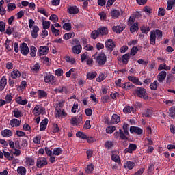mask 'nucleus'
<instances>
[{
	"mask_svg": "<svg viewBox=\"0 0 175 175\" xmlns=\"http://www.w3.org/2000/svg\"><path fill=\"white\" fill-rule=\"evenodd\" d=\"M163 36L162 31L159 29L152 30L150 33V43L152 46H155L156 40H161Z\"/></svg>",
	"mask_w": 175,
	"mask_h": 175,
	"instance_id": "obj_1",
	"label": "nucleus"
},
{
	"mask_svg": "<svg viewBox=\"0 0 175 175\" xmlns=\"http://www.w3.org/2000/svg\"><path fill=\"white\" fill-rule=\"evenodd\" d=\"M106 62H107V56H106V54L100 53L96 56V64H97L98 66H105Z\"/></svg>",
	"mask_w": 175,
	"mask_h": 175,
	"instance_id": "obj_2",
	"label": "nucleus"
},
{
	"mask_svg": "<svg viewBox=\"0 0 175 175\" xmlns=\"http://www.w3.org/2000/svg\"><path fill=\"white\" fill-rule=\"evenodd\" d=\"M62 103H59L58 104V107L59 108H56L55 111V117L57 118H65L66 116H68V113L65 112L64 109H62Z\"/></svg>",
	"mask_w": 175,
	"mask_h": 175,
	"instance_id": "obj_3",
	"label": "nucleus"
},
{
	"mask_svg": "<svg viewBox=\"0 0 175 175\" xmlns=\"http://www.w3.org/2000/svg\"><path fill=\"white\" fill-rule=\"evenodd\" d=\"M44 81L46 84H51V85H53V84L57 83V79L54 75L50 74V72H46L44 77Z\"/></svg>",
	"mask_w": 175,
	"mask_h": 175,
	"instance_id": "obj_4",
	"label": "nucleus"
},
{
	"mask_svg": "<svg viewBox=\"0 0 175 175\" xmlns=\"http://www.w3.org/2000/svg\"><path fill=\"white\" fill-rule=\"evenodd\" d=\"M134 92L138 98H142V99L147 98V90L144 88L137 87Z\"/></svg>",
	"mask_w": 175,
	"mask_h": 175,
	"instance_id": "obj_5",
	"label": "nucleus"
},
{
	"mask_svg": "<svg viewBox=\"0 0 175 175\" xmlns=\"http://www.w3.org/2000/svg\"><path fill=\"white\" fill-rule=\"evenodd\" d=\"M105 49H107V51L111 53L114 49H116V42L113 40V39H107L105 41Z\"/></svg>",
	"mask_w": 175,
	"mask_h": 175,
	"instance_id": "obj_6",
	"label": "nucleus"
},
{
	"mask_svg": "<svg viewBox=\"0 0 175 175\" xmlns=\"http://www.w3.org/2000/svg\"><path fill=\"white\" fill-rule=\"evenodd\" d=\"M47 159L45 157H38L36 161V166L38 167V169H42V167H44L46 165H47Z\"/></svg>",
	"mask_w": 175,
	"mask_h": 175,
	"instance_id": "obj_7",
	"label": "nucleus"
},
{
	"mask_svg": "<svg viewBox=\"0 0 175 175\" xmlns=\"http://www.w3.org/2000/svg\"><path fill=\"white\" fill-rule=\"evenodd\" d=\"M44 111H46V109L43 108V107L39 105H36L33 109V114L36 116V117H38V116H40V114L43 116V114H44Z\"/></svg>",
	"mask_w": 175,
	"mask_h": 175,
	"instance_id": "obj_8",
	"label": "nucleus"
},
{
	"mask_svg": "<svg viewBox=\"0 0 175 175\" xmlns=\"http://www.w3.org/2000/svg\"><path fill=\"white\" fill-rule=\"evenodd\" d=\"M137 149V145H136V144H130L128 148L124 149V154H132L133 151H136Z\"/></svg>",
	"mask_w": 175,
	"mask_h": 175,
	"instance_id": "obj_9",
	"label": "nucleus"
},
{
	"mask_svg": "<svg viewBox=\"0 0 175 175\" xmlns=\"http://www.w3.org/2000/svg\"><path fill=\"white\" fill-rule=\"evenodd\" d=\"M20 49L21 53L23 55H28V53H29V48L28 47V45L25 42H23L20 45Z\"/></svg>",
	"mask_w": 175,
	"mask_h": 175,
	"instance_id": "obj_10",
	"label": "nucleus"
},
{
	"mask_svg": "<svg viewBox=\"0 0 175 175\" xmlns=\"http://www.w3.org/2000/svg\"><path fill=\"white\" fill-rule=\"evenodd\" d=\"M49 46H40L38 50V55H40V57H42V55H46V54H49Z\"/></svg>",
	"mask_w": 175,
	"mask_h": 175,
	"instance_id": "obj_11",
	"label": "nucleus"
},
{
	"mask_svg": "<svg viewBox=\"0 0 175 175\" xmlns=\"http://www.w3.org/2000/svg\"><path fill=\"white\" fill-rule=\"evenodd\" d=\"M129 81H131V83H133L135 85H142L143 83L140 81V79L137 77L135 76H128L127 77Z\"/></svg>",
	"mask_w": 175,
	"mask_h": 175,
	"instance_id": "obj_12",
	"label": "nucleus"
},
{
	"mask_svg": "<svg viewBox=\"0 0 175 175\" xmlns=\"http://www.w3.org/2000/svg\"><path fill=\"white\" fill-rule=\"evenodd\" d=\"M81 122V116H74L72 117L70 120V123L72 126H77Z\"/></svg>",
	"mask_w": 175,
	"mask_h": 175,
	"instance_id": "obj_13",
	"label": "nucleus"
},
{
	"mask_svg": "<svg viewBox=\"0 0 175 175\" xmlns=\"http://www.w3.org/2000/svg\"><path fill=\"white\" fill-rule=\"evenodd\" d=\"M119 137L121 140H125L124 141V147H126L128 146V143L126 141L128 140V137L125 135V133L122 131V129H119Z\"/></svg>",
	"mask_w": 175,
	"mask_h": 175,
	"instance_id": "obj_14",
	"label": "nucleus"
},
{
	"mask_svg": "<svg viewBox=\"0 0 175 175\" xmlns=\"http://www.w3.org/2000/svg\"><path fill=\"white\" fill-rule=\"evenodd\" d=\"M167 73L166 72V71H161L160 72L158 75H157V80L159 81V83H163V81L165 80V79H166V76H167Z\"/></svg>",
	"mask_w": 175,
	"mask_h": 175,
	"instance_id": "obj_15",
	"label": "nucleus"
},
{
	"mask_svg": "<svg viewBox=\"0 0 175 175\" xmlns=\"http://www.w3.org/2000/svg\"><path fill=\"white\" fill-rule=\"evenodd\" d=\"M7 84L8 79H6V77L3 76L0 79V91L5 90V87H6Z\"/></svg>",
	"mask_w": 175,
	"mask_h": 175,
	"instance_id": "obj_16",
	"label": "nucleus"
},
{
	"mask_svg": "<svg viewBox=\"0 0 175 175\" xmlns=\"http://www.w3.org/2000/svg\"><path fill=\"white\" fill-rule=\"evenodd\" d=\"M10 125H11L12 128H14V126L16 128H18V126H20V125H21V120H18V119L16 118L12 119L10 121Z\"/></svg>",
	"mask_w": 175,
	"mask_h": 175,
	"instance_id": "obj_17",
	"label": "nucleus"
},
{
	"mask_svg": "<svg viewBox=\"0 0 175 175\" xmlns=\"http://www.w3.org/2000/svg\"><path fill=\"white\" fill-rule=\"evenodd\" d=\"M47 124H49V119L45 118L42 120L40 124V131H46Z\"/></svg>",
	"mask_w": 175,
	"mask_h": 175,
	"instance_id": "obj_18",
	"label": "nucleus"
},
{
	"mask_svg": "<svg viewBox=\"0 0 175 175\" xmlns=\"http://www.w3.org/2000/svg\"><path fill=\"white\" fill-rule=\"evenodd\" d=\"M83 50L81 45H75L72 48V53L73 54H80Z\"/></svg>",
	"mask_w": 175,
	"mask_h": 175,
	"instance_id": "obj_19",
	"label": "nucleus"
},
{
	"mask_svg": "<svg viewBox=\"0 0 175 175\" xmlns=\"http://www.w3.org/2000/svg\"><path fill=\"white\" fill-rule=\"evenodd\" d=\"M124 29H125V27H124L122 25H120L118 26H113L112 27V30L116 32V33H121V32H122Z\"/></svg>",
	"mask_w": 175,
	"mask_h": 175,
	"instance_id": "obj_20",
	"label": "nucleus"
},
{
	"mask_svg": "<svg viewBox=\"0 0 175 175\" xmlns=\"http://www.w3.org/2000/svg\"><path fill=\"white\" fill-rule=\"evenodd\" d=\"M26 166H33L35 165V159H33L32 157H26L25 161Z\"/></svg>",
	"mask_w": 175,
	"mask_h": 175,
	"instance_id": "obj_21",
	"label": "nucleus"
},
{
	"mask_svg": "<svg viewBox=\"0 0 175 175\" xmlns=\"http://www.w3.org/2000/svg\"><path fill=\"white\" fill-rule=\"evenodd\" d=\"M68 10L70 14H77L79 13V8L76 5L68 7Z\"/></svg>",
	"mask_w": 175,
	"mask_h": 175,
	"instance_id": "obj_22",
	"label": "nucleus"
},
{
	"mask_svg": "<svg viewBox=\"0 0 175 175\" xmlns=\"http://www.w3.org/2000/svg\"><path fill=\"white\" fill-rule=\"evenodd\" d=\"M131 54L129 53H126L122 56V62L124 65H126L131 59Z\"/></svg>",
	"mask_w": 175,
	"mask_h": 175,
	"instance_id": "obj_23",
	"label": "nucleus"
},
{
	"mask_svg": "<svg viewBox=\"0 0 175 175\" xmlns=\"http://www.w3.org/2000/svg\"><path fill=\"white\" fill-rule=\"evenodd\" d=\"M1 135L3 137H10V136H13V132L11 130H3L1 131Z\"/></svg>",
	"mask_w": 175,
	"mask_h": 175,
	"instance_id": "obj_24",
	"label": "nucleus"
},
{
	"mask_svg": "<svg viewBox=\"0 0 175 175\" xmlns=\"http://www.w3.org/2000/svg\"><path fill=\"white\" fill-rule=\"evenodd\" d=\"M120 116L117 114H113L111 118V124H118L120 122Z\"/></svg>",
	"mask_w": 175,
	"mask_h": 175,
	"instance_id": "obj_25",
	"label": "nucleus"
},
{
	"mask_svg": "<svg viewBox=\"0 0 175 175\" xmlns=\"http://www.w3.org/2000/svg\"><path fill=\"white\" fill-rule=\"evenodd\" d=\"M38 99H43V98H47V92L44 90H39L37 92Z\"/></svg>",
	"mask_w": 175,
	"mask_h": 175,
	"instance_id": "obj_26",
	"label": "nucleus"
},
{
	"mask_svg": "<svg viewBox=\"0 0 175 175\" xmlns=\"http://www.w3.org/2000/svg\"><path fill=\"white\" fill-rule=\"evenodd\" d=\"M136 31H139V23L135 22L133 25H131L130 27L131 33H134Z\"/></svg>",
	"mask_w": 175,
	"mask_h": 175,
	"instance_id": "obj_27",
	"label": "nucleus"
},
{
	"mask_svg": "<svg viewBox=\"0 0 175 175\" xmlns=\"http://www.w3.org/2000/svg\"><path fill=\"white\" fill-rule=\"evenodd\" d=\"M124 166L125 169H129V170H132V169H133V167L136 166V164L132 161H127Z\"/></svg>",
	"mask_w": 175,
	"mask_h": 175,
	"instance_id": "obj_28",
	"label": "nucleus"
},
{
	"mask_svg": "<svg viewBox=\"0 0 175 175\" xmlns=\"http://www.w3.org/2000/svg\"><path fill=\"white\" fill-rule=\"evenodd\" d=\"M54 91L58 94H68V89H66V87L56 88Z\"/></svg>",
	"mask_w": 175,
	"mask_h": 175,
	"instance_id": "obj_29",
	"label": "nucleus"
},
{
	"mask_svg": "<svg viewBox=\"0 0 175 175\" xmlns=\"http://www.w3.org/2000/svg\"><path fill=\"white\" fill-rule=\"evenodd\" d=\"M12 113L14 114V117L16 118H20V117H23V113L17 108H15L14 110L12 111Z\"/></svg>",
	"mask_w": 175,
	"mask_h": 175,
	"instance_id": "obj_30",
	"label": "nucleus"
},
{
	"mask_svg": "<svg viewBox=\"0 0 175 175\" xmlns=\"http://www.w3.org/2000/svg\"><path fill=\"white\" fill-rule=\"evenodd\" d=\"M3 156L5 158H6V159H8V161H13V158H14L13 154H11L10 152H6L5 150H3Z\"/></svg>",
	"mask_w": 175,
	"mask_h": 175,
	"instance_id": "obj_31",
	"label": "nucleus"
},
{
	"mask_svg": "<svg viewBox=\"0 0 175 175\" xmlns=\"http://www.w3.org/2000/svg\"><path fill=\"white\" fill-rule=\"evenodd\" d=\"M98 33H100V35H101L102 36L105 35H107V33H109V31L107 30V28L105 27L98 28Z\"/></svg>",
	"mask_w": 175,
	"mask_h": 175,
	"instance_id": "obj_32",
	"label": "nucleus"
},
{
	"mask_svg": "<svg viewBox=\"0 0 175 175\" xmlns=\"http://www.w3.org/2000/svg\"><path fill=\"white\" fill-rule=\"evenodd\" d=\"M72 38H75L74 32L66 33L63 36V39H64V40H69V39H72Z\"/></svg>",
	"mask_w": 175,
	"mask_h": 175,
	"instance_id": "obj_33",
	"label": "nucleus"
},
{
	"mask_svg": "<svg viewBox=\"0 0 175 175\" xmlns=\"http://www.w3.org/2000/svg\"><path fill=\"white\" fill-rule=\"evenodd\" d=\"M110 15L112 18H118L120 17V11L118 10H113L111 12Z\"/></svg>",
	"mask_w": 175,
	"mask_h": 175,
	"instance_id": "obj_34",
	"label": "nucleus"
},
{
	"mask_svg": "<svg viewBox=\"0 0 175 175\" xmlns=\"http://www.w3.org/2000/svg\"><path fill=\"white\" fill-rule=\"evenodd\" d=\"M105 79H106V73L105 72H101L99 74L98 77H97L96 79V81L98 83H102V81H103V80H105Z\"/></svg>",
	"mask_w": 175,
	"mask_h": 175,
	"instance_id": "obj_35",
	"label": "nucleus"
},
{
	"mask_svg": "<svg viewBox=\"0 0 175 175\" xmlns=\"http://www.w3.org/2000/svg\"><path fill=\"white\" fill-rule=\"evenodd\" d=\"M17 173L20 175H25L27 174V169L23 166H20L17 169Z\"/></svg>",
	"mask_w": 175,
	"mask_h": 175,
	"instance_id": "obj_36",
	"label": "nucleus"
},
{
	"mask_svg": "<svg viewBox=\"0 0 175 175\" xmlns=\"http://www.w3.org/2000/svg\"><path fill=\"white\" fill-rule=\"evenodd\" d=\"M96 76H98V73L94 71V72H88L87 74V79L88 80H92V79H95V77H96Z\"/></svg>",
	"mask_w": 175,
	"mask_h": 175,
	"instance_id": "obj_37",
	"label": "nucleus"
},
{
	"mask_svg": "<svg viewBox=\"0 0 175 175\" xmlns=\"http://www.w3.org/2000/svg\"><path fill=\"white\" fill-rule=\"evenodd\" d=\"M20 76H21V74L18 70H14L11 72L12 79H17L18 77H20Z\"/></svg>",
	"mask_w": 175,
	"mask_h": 175,
	"instance_id": "obj_38",
	"label": "nucleus"
},
{
	"mask_svg": "<svg viewBox=\"0 0 175 175\" xmlns=\"http://www.w3.org/2000/svg\"><path fill=\"white\" fill-rule=\"evenodd\" d=\"M77 137H79V139H83V140H85L87 139V135L84 132L78 131L76 133Z\"/></svg>",
	"mask_w": 175,
	"mask_h": 175,
	"instance_id": "obj_39",
	"label": "nucleus"
},
{
	"mask_svg": "<svg viewBox=\"0 0 175 175\" xmlns=\"http://www.w3.org/2000/svg\"><path fill=\"white\" fill-rule=\"evenodd\" d=\"M62 148H54L53 150V155L58 157V155H61V154H62Z\"/></svg>",
	"mask_w": 175,
	"mask_h": 175,
	"instance_id": "obj_40",
	"label": "nucleus"
},
{
	"mask_svg": "<svg viewBox=\"0 0 175 175\" xmlns=\"http://www.w3.org/2000/svg\"><path fill=\"white\" fill-rule=\"evenodd\" d=\"M167 6L166 10H172L173 9V5L175 4V0H168L167 1Z\"/></svg>",
	"mask_w": 175,
	"mask_h": 175,
	"instance_id": "obj_41",
	"label": "nucleus"
},
{
	"mask_svg": "<svg viewBox=\"0 0 175 175\" xmlns=\"http://www.w3.org/2000/svg\"><path fill=\"white\" fill-rule=\"evenodd\" d=\"M170 70V66H167L166 64H160L158 68L159 72H161V70Z\"/></svg>",
	"mask_w": 175,
	"mask_h": 175,
	"instance_id": "obj_42",
	"label": "nucleus"
},
{
	"mask_svg": "<svg viewBox=\"0 0 175 175\" xmlns=\"http://www.w3.org/2000/svg\"><path fill=\"white\" fill-rule=\"evenodd\" d=\"M36 51H38V49L34 46H31L30 47V55L33 58L36 57Z\"/></svg>",
	"mask_w": 175,
	"mask_h": 175,
	"instance_id": "obj_43",
	"label": "nucleus"
},
{
	"mask_svg": "<svg viewBox=\"0 0 175 175\" xmlns=\"http://www.w3.org/2000/svg\"><path fill=\"white\" fill-rule=\"evenodd\" d=\"M113 146H114V142L113 141L107 140L105 143V147L107 150H110Z\"/></svg>",
	"mask_w": 175,
	"mask_h": 175,
	"instance_id": "obj_44",
	"label": "nucleus"
},
{
	"mask_svg": "<svg viewBox=\"0 0 175 175\" xmlns=\"http://www.w3.org/2000/svg\"><path fill=\"white\" fill-rule=\"evenodd\" d=\"M16 9V5L13 3H9L7 5V11L8 12H13Z\"/></svg>",
	"mask_w": 175,
	"mask_h": 175,
	"instance_id": "obj_45",
	"label": "nucleus"
},
{
	"mask_svg": "<svg viewBox=\"0 0 175 175\" xmlns=\"http://www.w3.org/2000/svg\"><path fill=\"white\" fill-rule=\"evenodd\" d=\"M124 133L126 136H129V124H124L122 126Z\"/></svg>",
	"mask_w": 175,
	"mask_h": 175,
	"instance_id": "obj_46",
	"label": "nucleus"
},
{
	"mask_svg": "<svg viewBox=\"0 0 175 175\" xmlns=\"http://www.w3.org/2000/svg\"><path fill=\"white\" fill-rule=\"evenodd\" d=\"M140 30H141V32L142 33H148V32H150V31H151V27H146V26H142L141 28H140Z\"/></svg>",
	"mask_w": 175,
	"mask_h": 175,
	"instance_id": "obj_47",
	"label": "nucleus"
},
{
	"mask_svg": "<svg viewBox=\"0 0 175 175\" xmlns=\"http://www.w3.org/2000/svg\"><path fill=\"white\" fill-rule=\"evenodd\" d=\"M143 117L150 118L152 116V111L150 109H147L145 112L142 114Z\"/></svg>",
	"mask_w": 175,
	"mask_h": 175,
	"instance_id": "obj_48",
	"label": "nucleus"
},
{
	"mask_svg": "<svg viewBox=\"0 0 175 175\" xmlns=\"http://www.w3.org/2000/svg\"><path fill=\"white\" fill-rule=\"evenodd\" d=\"M51 29L52 31V33L55 34V36H58L60 33V31L59 29H55L54 27V25H51Z\"/></svg>",
	"mask_w": 175,
	"mask_h": 175,
	"instance_id": "obj_49",
	"label": "nucleus"
},
{
	"mask_svg": "<svg viewBox=\"0 0 175 175\" xmlns=\"http://www.w3.org/2000/svg\"><path fill=\"white\" fill-rule=\"evenodd\" d=\"M50 24H51L50 21H43L42 22L43 29H49V28H50Z\"/></svg>",
	"mask_w": 175,
	"mask_h": 175,
	"instance_id": "obj_50",
	"label": "nucleus"
},
{
	"mask_svg": "<svg viewBox=\"0 0 175 175\" xmlns=\"http://www.w3.org/2000/svg\"><path fill=\"white\" fill-rule=\"evenodd\" d=\"M99 35V31L98 30H94L91 33V38L92 39H96L98 38Z\"/></svg>",
	"mask_w": 175,
	"mask_h": 175,
	"instance_id": "obj_51",
	"label": "nucleus"
},
{
	"mask_svg": "<svg viewBox=\"0 0 175 175\" xmlns=\"http://www.w3.org/2000/svg\"><path fill=\"white\" fill-rule=\"evenodd\" d=\"M139 52V48L137 46H133L130 51V55H136L137 53Z\"/></svg>",
	"mask_w": 175,
	"mask_h": 175,
	"instance_id": "obj_52",
	"label": "nucleus"
},
{
	"mask_svg": "<svg viewBox=\"0 0 175 175\" xmlns=\"http://www.w3.org/2000/svg\"><path fill=\"white\" fill-rule=\"evenodd\" d=\"M150 88L154 91L157 90V88H158V81H154L153 83H150Z\"/></svg>",
	"mask_w": 175,
	"mask_h": 175,
	"instance_id": "obj_53",
	"label": "nucleus"
},
{
	"mask_svg": "<svg viewBox=\"0 0 175 175\" xmlns=\"http://www.w3.org/2000/svg\"><path fill=\"white\" fill-rule=\"evenodd\" d=\"M116 128L115 126H108L106 128V132L110 135H111V133H113V132H114V131H116Z\"/></svg>",
	"mask_w": 175,
	"mask_h": 175,
	"instance_id": "obj_54",
	"label": "nucleus"
},
{
	"mask_svg": "<svg viewBox=\"0 0 175 175\" xmlns=\"http://www.w3.org/2000/svg\"><path fill=\"white\" fill-rule=\"evenodd\" d=\"M63 29L65 31H70L72 29V24L69 23H66L63 25Z\"/></svg>",
	"mask_w": 175,
	"mask_h": 175,
	"instance_id": "obj_55",
	"label": "nucleus"
},
{
	"mask_svg": "<svg viewBox=\"0 0 175 175\" xmlns=\"http://www.w3.org/2000/svg\"><path fill=\"white\" fill-rule=\"evenodd\" d=\"M9 43H10V40L9 39H7L5 43V49L8 51H12V49H13V46L10 47V44H9Z\"/></svg>",
	"mask_w": 175,
	"mask_h": 175,
	"instance_id": "obj_56",
	"label": "nucleus"
},
{
	"mask_svg": "<svg viewBox=\"0 0 175 175\" xmlns=\"http://www.w3.org/2000/svg\"><path fill=\"white\" fill-rule=\"evenodd\" d=\"M70 44H72V46H79V45H81L80 44V41L77 38L72 39L71 42H70Z\"/></svg>",
	"mask_w": 175,
	"mask_h": 175,
	"instance_id": "obj_57",
	"label": "nucleus"
},
{
	"mask_svg": "<svg viewBox=\"0 0 175 175\" xmlns=\"http://www.w3.org/2000/svg\"><path fill=\"white\" fill-rule=\"evenodd\" d=\"M132 107H131V106L127 105L124 107V109H123V112L125 114H129L130 113H132Z\"/></svg>",
	"mask_w": 175,
	"mask_h": 175,
	"instance_id": "obj_58",
	"label": "nucleus"
},
{
	"mask_svg": "<svg viewBox=\"0 0 175 175\" xmlns=\"http://www.w3.org/2000/svg\"><path fill=\"white\" fill-rule=\"evenodd\" d=\"M40 140H42V136L38 135L36 137L33 139V142L35 144H39L40 143Z\"/></svg>",
	"mask_w": 175,
	"mask_h": 175,
	"instance_id": "obj_59",
	"label": "nucleus"
},
{
	"mask_svg": "<svg viewBox=\"0 0 175 175\" xmlns=\"http://www.w3.org/2000/svg\"><path fill=\"white\" fill-rule=\"evenodd\" d=\"M49 20L52 21V23H58V16L56 14H51L49 17Z\"/></svg>",
	"mask_w": 175,
	"mask_h": 175,
	"instance_id": "obj_60",
	"label": "nucleus"
},
{
	"mask_svg": "<svg viewBox=\"0 0 175 175\" xmlns=\"http://www.w3.org/2000/svg\"><path fill=\"white\" fill-rule=\"evenodd\" d=\"M166 14V11L165 10V8H160L158 11V16L159 17L163 16Z\"/></svg>",
	"mask_w": 175,
	"mask_h": 175,
	"instance_id": "obj_61",
	"label": "nucleus"
},
{
	"mask_svg": "<svg viewBox=\"0 0 175 175\" xmlns=\"http://www.w3.org/2000/svg\"><path fill=\"white\" fill-rule=\"evenodd\" d=\"M64 59L66 61V62H70V64H75V62H76L75 58L70 57V56L65 57Z\"/></svg>",
	"mask_w": 175,
	"mask_h": 175,
	"instance_id": "obj_62",
	"label": "nucleus"
},
{
	"mask_svg": "<svg viewBox=\"0 0 175 175\" xmlns=\"http://www.w3.org/2000/svg\"><path fill=\"white\" fill-rule=\"evenodd\" d=\"M94 172V165L90 164L87 166L86 173H92Z\"/></svg>",
	"mask_w": 175,
	"mask_h": 175,
	"instance_id": "obj_63",
	"label": "nucleus"
},
{
	"mask_svg": "<svg viewBox=\"0 0 175 175\" xmlns=\"http://www.w3.org/2000/svg\"><path fill=\"white\" fill-rule=\"evenodd\" d=\"M169 116L170 117H175V107H172L170 109Z\"/></svg>",
	"mask_w": 175,
	"mask_h": 175,
	"instance_id": "obj_64",
	"label": "nucleus"
}]
</instances>
